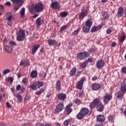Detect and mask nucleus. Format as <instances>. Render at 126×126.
<instances>
[{
  "label": "nucleus",
  "mask_w": 126,
  "mask_h": 126,
  "mask_svg": "<svg viewBox=\"0 0 126 126\" xmlns=\"http://www.w3.org/2000/svg\"><path fill=\"white\" fill-rule=\"evenodd\" d=\"M92 24H93V22L91 20H88L85 23V26H84L83 28V31L85 33H88L89 31H90V29L91 28V26H92Z\"/></svg>",
  "instance_id": "obj_3"
},
{
  "label": "nucleus",
  "mask_w": 126,
  "mask_h": 126,
  "mask_svg": "<svg viewBox=\"0 0 126 126\" xmlns=\"http://www.w3.org/2000/svg\"><path fill=\"white\" fill-rule=\"evenodd\" d=\"M44 6L42 3L39 2L36 4H32L29 7V11L33 14L35 12H40L43 11Z\"/></svg>",
  "instance_id": "obj_1"
},
{
  "label": "nucleus",
  "mask_w": 126,
  "mask_h": 126,
  "mask_svg": "<svg viewBox=\"0 0 126 126\" xmlns=\"http://www.w3.org/2000/svg\"><path fill=\"white\" fill-rule=\"evenodd\" d=\"M67 28V26L66 25H64L61 28V32H63V30H65Z\"/></svg>",
  "instance_id": "obj_46"
},
{
  "label": "nucleus",
  "mask_w": 126,
  "mask_h": 126,
  "mask_svg": "<svg viewBox=\"0 0 126 126\" xmlns=\"http://www.w3.org/2000/svg\"><path fill=\"white\" fill-rule=\"evenodd\" d=\"M12 18H13V15H12V13L11 12H7L6 14V19L7 21V24L9 25V26H11L12 25Z\"/></svg>",
  "instance_id": "obj_5"
},
{
  "label": "nucleus",
  "mask_w": 126,
  "mask_h": 126,
  "mask_svg": "<svg viewBox=\"0 0 126 126\" xmlns=\"http://www.w3.org/2000/svg\"><path fill=\"white\" fill-rule=\"evenodd\" d=\"M44 91V89L41 88L38 91L35 92L36 95H40V94H42L43 92Z\"/></svg>",
  "instance_id": "obj_38"
},
{
  "label": "nucleus",
  "mask_w": 126,
  "mask_h": 126,
  "mask_svg": "<svg viewBox=\"0 0 126 126\" xmlns=\"http://www.w3.org/2000/svg\"><path fill=\"white\" fill-rule=\"evenodd\" d=\"M48 44L50 45H53L55 46V45H57V41L53 39H49L48 40Z\"/></svg>",
  "instance_id": "obj_29"
},
{
  "label": "nucleus",
  "mask_w": 126,
  "mask_h": 126,
  "mask_svg": "<svg viewBox=\"0 0 126 126\" xmlns=\"http://www.w3.org/2000/svg\"><path fill=\"white\" fill-rule=\"evenodd\" d=\"M88 13V11L87 9L85 10H82L81 12L79 14L80 18H84L86 16H87V14Z\"/></svg>",
  "instance_id": "obj_15"
},
{
  "label": "nucleus",
  "mask_w": 126,
  "mask_h": 126,
  "mask_svg": "<svg viewBox=\"0 0 126 126\" xmlns=\"http://www.w3.org/2000/svg\"><path fill=\"white\" fill-rule=\"evenodd\" d=\"M5 51L6 53H8V54H11V53H12V48L9 47L8 45H5Z\"/></svg>",
  "instance_id": "obj_18"
},
{
  "label": "nucleus",
  "mask_w": 126,
  "mask_h": 126,
  "mask_svg": "<svg viewBox=\"0 0 126 126\" xmlns=\"http://www.w3.org/2000/svg\"><path fill=\"white\" fill-rule=\"evenodd\" d=\"M101 28H102V26H99V27H96V26H94V27H93L91 30V33H93L94 32H96V31L98 29H101Z\"/></svg>",
  "instance_id": "obj_23"
},
{
  "label": "nucleus",
  "mask_w": 126,
  "mask_h": 126,
  "mask_svg": "<svg viewBox=\"0 0 126 126\" xmlns=\"http://www.w3.org/2000/svg\"><path fill=\"white\" fill-rule=\"evenodd\" d=\"M79 31H80V28H79L78 29H77L76 31H74V32L72 33V35H73V36H76V35H77V34H78Z\"/></svg>",
  "instance_id": "obj_37"
},
{
  "label": "nucleus",
  "mask_w": 126,
  "mask_h": 126,
  "mask_svg": "<svg viewBox=\"0 0 126 126\" xmlns=\"http://www.w3.org/2000/svg\"><path fill=\"white\" fill-rule=\"evenodd\" d=\"M87 63H88V61H85L81 63L80 65L81 68H84L86 67Z\"/></svg>",
  "instance_id": "obj_32"
},
{
  "label": "nucleus",
  "mask_w": 126,
  "mask_h": 126,
  "mask_svg": "<svg viewBox=\"0 0 126 126\" xmlns=\"http://www.w3.org/2000/svg\"><path fill=\"white\" fill-rule=\"evenodd\" d=\"M60 15L61 17H66V16H67V15H68V13L66 12H62L60 13Z\"/></svg>",
  "instance_id": "obj_34"
},
{
  "label": "nucleus",
  "mask_w": 126,
  "mask_h": 126,
  "mask_svg": "<svg viewBox=\"0 0 126 126\" xmlns=\"http://www.w3.org/2000/svg\"><path fill=\"white\" fill-rule=\"evenodd\" d=\"M44 85V82L38 81L36 82H34L32 85L29 86V88L32 89V90H37L38 88L42 87Z\"/></svg>",
  "instance_id": "obj_4"
},
{
  "label": "nucleus",
  "mask_w": 126,
  "mask_h": 126,
  "mask_svg": "<svg viewBox=\"0 0 126 126\" xmlns=\"http://www.w3.org/2000/svg\"><path fill=\"white\" fill-rule=\"evenodd\" d=\"M107 34H111L112 33V30L110 29H108L106 31Z\"/></svg>",
  "instance_id": "obj_53"
},
{
  "label": "nucleus",
  "mask_w": 126,
  "mask_h": 126,
  "mask_svg": "<svg viewBox=\"0 0 126 126\" xmlns=\"http://www.w3.org/2000/svg\"><path fill=\"white\" fill-rule=\"evenodd\" d=\"M69 123V120H66L64 122V126H68Z\"/></svg>",
  "instance_id": "obj_49"
},
{
  "label": "nucleus",
  "mask_w": 126,
  "mask_h": 126,
  "mask_svg": "<svg viewBox=\"0 0 126 126\" xmlns=\"http://www.w3.org/2000/svg\"><path fill=\"white\" fill-rule=\"evenodd\" d=\"M20 14L21 18L25 17V8H22L20 11Z\"/></svg>",
  "instance_id": "obj_28"
},
{
  "label": "nucleus",
  "mask_w": 126,
  "mask_h": 126,
  "mask_svg": "<svg viewBox=\"0 0 126 126\" xmlns=\"http://www.w3.org/2000/svg\"><path fill=\"white\" fill-rule=\"evenodd\" d=\"M76 72V67H74L70 71V76H75Z\"/></svg>",
  "instance_id": "obj_25"
},
{
  "label": "nucleus",
  "mask_w": 126,
  "mask_h": 126,
  "mask_svg": "<svg viewBox=\"0 0 126 126\" xmlns=\"http://www.w3.org/2000/svg\"><path fill=\"white\" fill-rule=\"evenodd\" d=\"M120 90L123 93L126 92V81H124L123 83H121Z\"/></svg>",
  "instance_id": "obj_11"
},
{
  "label": "nucleus",
  "mask_w": 126,
  "mask_h": 126,
  "mask_svg": "<svg viewBox=\"0 0 126 126\" xmlns=\"http://www.w3.org/2000/svg\"><path fill=\"white\" fill-rule=\"evenodd\" d=\"M36 24L37 26H41V18H38L36 20Z\"/></svg>",
  "instance_id": "obj_36"
},
{
  "label": "nucleus",
  "mask_w": 126,
  "mask_h": 126,
  "mask_svg": "<svg viewBox=\"0 0 126 126\" xmlns=\"http://www.w3.org/2000/svg\"><path fill=\"white\" fill-rule=\"evenodd\" d=\"M112 98H113L112 94H106L103 96V99L104 104H105V105L108 104V103H109V101L111 100Z\"/></svg>",
  "instance_id": "obj_8"
},
{
  "label": "nucleus",
  "mask_w": 126,
  "mask_h": 126,
  "mask_svg": "<svg viewBox=\"0 0 126 126\" xmlns=\"http://www.w3.org/2000/svg\"><path fill=\"white\" fill-rule=\"evenodd\" d=\"M86 62H89L90 63H92V62H93V59H92V58H89Z\"/></svg>",
  "instance_id": "obj_57"
},
{
  "label": "nucleus",
  "mask_w": 126,
  "mask_h": 126,
  "mask_svg": "<svg viewBox=\"0 0 126 126\" xmlns=\"http://www.w3.org/2000/svg\"><path fill=\"white\" fill-rule=\"evenodd\" d=\"M58 98L59 100L63 101L66 98V95L64 94H60L58 95Z\"/></svg>",
  "instance_id": "obj_19"
},
{
  "label": "nucleus",
  "mask_w": 126,
  "mask_h": 126,
  "mask_svg": "<svg viewBox=\"0 0 126 126\" xmlns=\"http://www.w3.org/2000/svg\"><path fill=\"white\" fill-rule=\"evenodd\" d=\"M122 71L123 73H126V67H124L122 68Z\"/></svg>",
  "instance_id": "obj_51"
},
{
  "label": "nucleus",
  "mask_w": 126,
  "mask_h": 126,
  "mask_svg": "<svg viewBox=\"0 0 126 126\" xmlns=\"http://www.w3.org/2000/svg\"><path fill=\"white\" fill-rule=\"evenodd\" d=\"M126 39V35H122L119 40V42L121 43H123L124 41H125V39Z\"/></svg>",
  "instance_id": "obj_42"
},
{
  "label": "nucleus",
  "mask_w": 126,
  "mask_h": 126,
  "mask_svg": "<svg viewBox=\"0 0 126 126\" xmlns=\"http://www.w3.org/2000/svg\"><path fill=\"white\" fill-rule=\"evenodd\" d=\"M9 45L11 46V47H14V46H16V43L14 41L11 40L9 41Z\"/></svg>",
  "instance_id": "obj_43"
},
{
  "label": "nucleus",
  "mask_w": 126,
  "mask_h": 126,
  "mask_svg": "<svg viewBox=\"0 0 126 126\" xmlns=\"http://www.w3.org/2000/svg\"><path fill=\"white\" fill-rule=\"evenodd\" d=\"M35 126H44V125L43 124L41 123H36Z\"/></svg>",
  "instance_id": "obj_54"
},
{
  "label": "nucleus",
  "mask_w": 126,
  "mask_h": 126,
  "mask_svg": "<svg viewBox=\"0 0 126 126\" xmlns=\"http://www.w3.org/2000/svg\"><path fill=\"white\" fill-rule=\"evenodd\" d=\"M63 104L62 103H59L55 109L56 113H60V112H62L63 111Z\"/></svg>",
  "instance_id": "obj_12"
},
{
  "label": "nucleus",
  "mask_w": 126,
  "mask_h": 126,
  "mask_svg": "<svg viewBox=\"0 0 126 126\" xmlns=\"http://www.w3.org/2000/svg\"><path fill=\"white\" fill-rule=\"evenodd\" d=\"M96 121L98 123H103V122L105 121V117L104 116V115H99L97 117Z\"/></svg>",
  "instance_id": "obj_17"
},
{
  "label": "nucleus",
  "mask_w": 126,
  "mask_h": 126,
  "mask_svg": "<svg viewBox=\"0 0 126 126\" xmlns=\"http://www.w3.org/2000/svg\"><path fill=\"white\" fill-rule=\"evenodd\" d=\"M80 74H81V71H77L75 74V77H78V76H79Z\"/></svg>",
  "instance_id": "obj_45"
},
{
  "label": "nucleus",
  "mask_w": 126,
  "mask_h": 126,
  "mask_svg": "<svg viewBox=\"0 0 126 126\" xmlns=\"http://www.w3.org/2000/svg\"><path fill=\"white\" fill-rule=\"evenodd\" d=\"M75 5H76V6H77V7H78V6H79V4L78 3H77V2H75Z\"/></svg>",
  "instance_id": "obj_64"
},
{
  "label": "nucleus",
  "mask_w": 126,
  "mask_h": 126,
  "mask_svg": "<svg viewBox=\"0 0 126 126\" xmlns=\"http://www.w3.org/2000/svg\"><path fill=\"white\" fill-rule=\"evenodd\" d=\"M96 105H98L97 106V110L98 112H103L104 110V105L102 102L100 101L99 98H96L94 100V101L90 104L91 109H94Z\"/></svg>",
  "instance_id": "obj_2"
},
{
  "label": "nucleus",
  "mask_w": 126,
  "mask_h": 126,
  "mask_svg": "<svg viewBox=\"0 0 126 126\" xmlns=\"http://www.w3.org/2000/svg\"><path fill=\"white\" fill-rule=\"evenodd\" d=\"M4 6L3 5H0V9H3Z\"/></svg>",
  "instance_id": "obj_63"
},
{
  "label": "nucleus",
  "mask_w": 126,
  "mask_h": 126,
  "mask_svg": "<svg viewBox=\"0 0 126 126\" xmlns=\"http://www.w3.org/2000/svg\"><path fill=\"white\" fill-rule=\"evenodd\" d=\"M16 97L17 98L19 102L22 100V96L20 94H17Z\"/></svg>",
  "instance_id": "obj_39"
},
{
  "label": "nucleus",
  "mask_w": 126,
  "mask_h": 126,
  "mask_svg": "<svg viewBox=\"0 0 126 126\" xmlns=\"http://www.w3.org/2000/svg\"><path fill=\"white\" fill-rule=\"evenodd\" d=\"M37 75L38 74L36 70H33L31 73V77H32V78H35V77H37Z\"/></svg>",
  "instance_id": "obj_26"
},
{
  "label": "nucleus",
  "mask_w": 126,
  "mask_h": 126,
  "mask_svg": "<svg viewBox=\"0 0 126 126\" xmlns=\"http://www.w3.org/2000/svg\"><path fill=\"white\" fill-rule=\"evenodd\" d=\"M22 81L24 84H26L27 82V78H24Z\"/></svg>",
  "instance_id": "obj_52"
},
{
  "label": "nucleus",
  "mask_w": 126,
  "mask_h": 126,
  "mask_svg": "<svg viewBox=\"0 0 126 126\" xmlns=\"http://www.w3.org/2000/svg\"><path fill=\"white\" fill-rule=\"evenodd\" d=\"M25 39V32L23 30L19 31L17 39L18 41H23Z\"/></svg>",
  "instance_id": "obj_6"
},
{
  "label": "nucleus",
  "mask_w": 126,
  "mask_h": 126,
  "mask_svg": "<svg viewBox=\"0 0 126 126\" xmlns=\"http://www.w3.org/2000/svg\"><path fill=\"white\" fill-rule=\"evenodd\" d=\"M56 89L58 91L61 90V81L59 80L56 82Z\"/></svg>",
  "instance_id": "obj_30"
},
{
  "label": "nucleus",
  "mask_w": 126,
  "mask_h": 126,
  "mask_svg": "<svg viewBox=\"0 0 126 126\" xmlns=\"http://www.w3.org/2000/svg\"><path fill=\"white\" fill-rule=\"evenodd\" d=\"M39 16L38 14H35L32 17V18H36V17H38Z\"/></svg>",
  "instance_id": "obj_56"
},
{
  "label": "nucleus",
  "mask_w": 126,
  "mask_h": 126,
  "mask_svg": "<svg viewBox=\"0 0 126 126\" xmlns=\"http://www.w3.org/2000/svg\"><path fill=\"white\" fill-rule=\"evenodd\" d=\"M124 95H125V93H123V94H120L117 95V98L119 99V100H122L124 98Z\"/></svg>",
  "instance_id": "obj_40"
},
{
  "label": "nucleus",
  "mask_w": 126,
  "mask_h": 126,
  "mask_svg": "<svg viewBox=\"0 0 126 126\" xmlns=\"http://www.w3.org/2000/svg\"><path fill=\"white\" fill-rule=\"evenodd\" d=\"M13 78L12 77H9L6 79V82H10V83H12L13 82Z\"/></svg>",
  "instance_id": "obj_33"
},
{
  "label": "nucleus",
  "mask_w": 126,
  "mask_h": 126,
  "mask_svg": "<svg viewBox=\"0 0 126 126\" xmlns=\"http://www.w3.org/2000/svg\"><path fill=\"white\" fill-rule=\"evenodd\" d=\"M17 75L18 78H20V77H21V74L20 73H18Z\"/></svg>",
  "instance_id": "obj_62"
},
{
  "label": "nucleus",
  "mask_w": 126,
  "mask_h": 126,
  "mask_svg": "<svg viewBox=\"0 0 126 126\" xmlns=\"http://www.w3.org/2000/svg\"><path fill=\"white\" fill-rule=\"evenodd\" d=\"M84 116H85V115H84L81 111H80L76 116V118L77 119H78V120H82V119H83V118H84Z\"/></svg>",
  "instance_id": "obj_22"
},
{
  "label": "nucleus",
  "mask_w": 126,
  "mask_h": 126,
  "mask_svg": "<svg viewBox=\"0 0 126 126\" xmlns=\"http://www.w3.org/2000/svg\"><path fill=\"white\" fill-rule=\"evenodd\" d=\"M51 7L53 9H60V4L58 1H55L51 3Z\"/></svg>",
  "instance_id": "obj_13"
},
{
  "label": "nucleus",
  "mask_w": 126,
  "mask_h": 126,
  "mask_svg": "<svg viewBox=\"0 0 126 126\" xmlns=\"http://www.w3.org/2000/svg\"><path fill=\"white\" fill-rule=\"evenodd\" d=\"M103 19L104 20H108V18H109V15L107 12H104L103 13Z\"/></svg>",
  "instance_id": "obj_31"
},
{
  "label": "nucleus",
  "mask_w": 126,
  "mask_h": 126,
  "mask_svg": "<svg viewBox=\"0 0 126 126\" xmlns=\"http://www.w3.org/2000/svg\"><path fill=\"white\" fill-rule=\"evenodd\" d=\"M122 15H124V8L122 7H120L118 9L117 12V17H122Z\"/></svg>",
  "instance_id": "obj_16"
},
{
  "label": "nucleus",
  "mask_w": 126,
  "mask_h": 126,
  "mask_svg": "<svg viewBox=\"0 0 126 126\" xmlns=\"http://www.w3.org/2000/svg\"><path fill=\"white\" fill-rule=\"evenodd\" d=\"M112 47H116L117 46V43L113 42L111 44Z\"/></svg>",
  "instance_id": "obj_60"
},
{
  "label": "nucleus",
  "mask_w": 126,
  "mask_h": 126,
  "mask_svg": "<svg viewBox=\"0 0 126 126\" xmlns=\"http://www.w3.org/2000/svg\"><path fill=\"white\" fill-rule=\"evenodd\" d=\"M5 4H6V5H8V6L11 5V3L9 1L6 2Z\"/></svg>",
  "instance_id": "obj_59"
},
{
  "label": "nucleus",
  "mask_w": 126,
  "mask_h": 126,
  "mask_svg": "<svg viewBox=\"0 0 126 126\" xmlns=\"http://www.w3.org/2000/svg\"><path fill=\"white\" fill-rule=\"evenodd\" d=\"M22 6V5H21V4H16V5H15L14 7V10H15V11L18 10V9L19 8V7Z\"/></svg>",
  "instance_id": "obj_35"
},
{
  "label": "nucleus",
  "mask_w": 126,
  "mask_h": 126,
  "mask_svg": "<svg viewBox=\"0 0 126 126\" xmlns=\"http://www.w3.org/2000/svg\"><path fill=\"white\" fill-rule=\"evenodd\" d=\"M74 103L75 104H79L80 103V100H79L78 98H76L74 100Z\"/></svg>",
  "instance_id": "obj_48"
},
{
  "label": "nucleus",
  "mask_w": 126,
  "mask_h": 126,
  "mask_svg": "<svg viewBox=\"0 0 126 126\" xmlns=\"http://www.w3.org/2000/svg\"><path fill=\"white\" fill-rule=\"evenodd\" d=\"M84 78H83L77 83V85L76 86L77 89H79V90H81L82 89V87H83V83L84 82Z\"/></svg>",
  "instance_id": "obj_9"
},
{
  "label": "nucleus",
  "mask_w": 126,
  "mask_h": 126,
  "mask_svg": "<svg viewBox=\"0 0 126 126\" xmlns=\"http://www.w3.org/2000/svg\"><path fill=\"white\" fill-rule=\"evenodd\" d=\"M96 65L97 68H103L105 65V62L103 60H100L97 62Z\"/></svg>",
  "instance_id": "obj_10"
},
{
  "label": "nucleus",
  "mask_w": 126,
  "mask_h": 126,
  "mask_svg": "<svg viewBox=\"0 0 126 126\" xmlns=\"http://www.w3.org/2000/svg\"><path fill=\"white\" fill-rule=\"evenodd\" d=\"M78 58L79 59V60H84L85 58H88L89 57L90 54L89 53L84 52H81L77 54Z\"/></svg>",
  "instance_id": "obj_7"
},
{
  "label": "nucleus",
  "mask_w": 126,
  "mask_h": 126,
  "mask_svg": "<svg viewBox=\"0 0 126 126\" xmlns=\"http://www.w3.org/2000/svg\"><path fill=\"white\" fill-rule=\"evenodd\" d=\"M39 48H40V45H39V44H38L37 45L33 46V47L32 50V53L33 55H34V54H35V53H36V52H37V50H38V49H39Z\"/></svg>",
  "instance_id": "obj_21"
},
{
  "label": "nucleus",
  "mask_w": 126,
  "mask_h": 126,
  "mask_svg": "<svg viewBox=\"0 0 126 126\" xmlns=\"http://www.w3.org/2000/svg\"><path fill=\"white\" fill-rule=\"evenodd\" d=\"M20 89H21V86L20 85H17L16 87V90L17 91H19V90H20Z\"/></svg>",
  "instance_id": "obj_50"
},
{
  "label": "nucleus",
  "mask_w": 126,
  "mask_h": 126,
  "mask_svg": "<svg viewBox=\"0 0 126 126\" xmlns=\"http://www.w3.org/2000/svg\"><path fill=\"white\" fill-rule=\"evenodd\" d=\"M0 126H7L4 123H0Z\"/></svg>",
  "instance_id": "obj_61"
},
{
  "label": "nucleus",
  "mask_w": 126,
  "mask_h": 126,
  "mask_svg": "<svg viewBox=\"0 0 126 126\" xmlns=\"http://www.w3.org/2000/svg\"><path fill=\"white\" fill-rule=\"evenodd\" d=\"M114 119V116H110L109 117H108V121L109 122H113V120Z\"/></svg>",
  "instance_id": "obj_47"
},
{
  "label": "nucleus",
  "mask_w": 126,
  "mask_h": 126,
  "mask_svg": "<svg viewBox=\"0 0 126 126\" xmlns=\"http://www.w3.org/2000/svg\"><path fill=\"white\" fill-rule=\"evenodd\" d=\"M71 106H72V104H69L66 107L65 109V113L66 114V115H69V114L72 112V109L71 108H70Z\"/></svg>",
  "instance_id": "obj_14"
},
{
  "label": "nucleus",
  "mask_w": 126,
  "mask_h": 126,
  "mask_svg": "<svg viewBox=\"0 0 126 126\" xmlns=\"http://www.w3.org/2000/svg\"><path fill=\"white\" fill-rule=\"evenodd\" d=\"M92 89L93 90H98L100 89V85L98 84H94L92 85Z\"/></svg>",
  "instance_id": "obj_24"
},
{
  "label": "nucleus",
  "mask_w": 126,
  "mask_h": 126,
  "mask_svg": "<svg viewBox=\"0 0 126 126\" xmlns=\"http://www.w3.org/2000/svg\"><path fill=\"white\" fill-rule=\"evenodd\" d=\"M12 1L15 4H21V5H22L24 2L23 0H12Z\"/></svg>",
  "instance_id": "obj_20"
},
{
  "label": "nucleus",
  "mask_w": 126,
  "mask_h": 126,
  "mask_svg": "<svg viewBox=\"0 0 126 126\" xmlns=\"http://www.w3.org/2000/svg\"><path fill=\"white\" fill-rule=\"evenodd\" d=\"M9 72H10V69H6L3 71V74H4V75H5L7 74V73H9Z\"/></svg>",
  "instance_id": "obj_41"
},
{
  "label": "nucleus",
  "mask_w": 126,
  "mask_h": 126,
  "mask_svg": "<svg viewBox=\"0 0 126 126\" xmlns=\"http://www.w3.org/2000/svg\"><path fill=\"white\" fill-rule=\"evenodd\" d=\"M89 112V110H88V109L86 108H84L81 110V112L83 113L85 116H86V115H88Z\"/></svg>",
  "instance_id": "obj_27"
},
{
  "label": "nucleus",
  "mask_w": 126,
  "mask_h": 126,
  "mask_svg": "<svg viewBox=\"0 0 126 126\" xmlns=\"http://www.w3.org/2000/svg\"><path fill=\"white\" fill-rule=\"evenodd\" d=\"M98 79H99V77H97V76H95L94 77H93L92 80H93V81H94V80H96Z\"/></svg>",
  "instance_id": "obj_55"
},
{
  "label": "nucleus",
  "mask_w": 126,
  "mask_h": 126,
  "mask_svg": "<svg viewBox=\"0 0 126 126\" xmlns=\"http://www.w3.org/2000/svg\"><path fill=\"white\" fill-rule=\"evenodd\" d=\"M103 126V124L102 123H96L95 126Z\"/></svg>",
  "instance_id": "obj_58"
},
{
  "label": "nucleus",
  "mask_w": 126,
  "mask_h": 126,
  "mask_svg": "<svg viewBox=\"0 0 126 126\" xmlns=\"http://www.w3.org/2000/svg\"><path fill=\"white\" fill-rule=\"evenodd\" d=\"M6 105L7 107L8 108V109H10V108H12V105H11V104H10V103H9V102H7L6 103Z\"/></svg>",
  "instance_id": "obj_44"
}]
</instances>
